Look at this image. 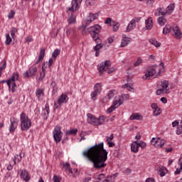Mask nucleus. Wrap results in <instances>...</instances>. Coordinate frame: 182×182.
Wrapping results in <instances>:
<instances>
[{
  "instance_id": "nucleus-1",
  "label": "nucleus",
  "mask_w": 182,
  "mask_h": 182,
  "mask_svg": "<svg viewBox=\"0 0 182 182\" xmlns=\"http://www.w3.org/2000/svg\"><path fill=\"white\" fill-rule=\"evenodd\" d=\"M107 150L105 149V143L101 142L92 146V161L95 168H105L107 166Z\"/></svg>"
},
{
  "instance_id": "nucleus-2",
  "label": "nucleus",
  "mask_w": 182,
  "mask_h": 182,
  "mask_svg": "<svg viewBox=\"0 0 182 182\" xmlns=\"http://www.w3.org/2000/svg\"><path fill=\"white\" fill-rule=\"evenodd\" d=\"M166 70V67L164 63H161L159 65H153L149 66L146 70L144 72V75L142 76L143 80H150L151 77L156 79L159 76L161 75V73H164Z\"/></svg>"
},
{
  "instance_id": "nucleus-3",
  "label": "nucleus",
  "mask_w": 182,
  "mask_h": 182,
  "mask_svg": "<svg viewBox=\"0 0 182 182\" xmlns=\"http://www.w3.org/2000/svg\"><path fill=\"white\" fill-rule=\"evenodd\" d=\"M171 89H173V87L170 86V82H168V80H162L157 85L156 95L157 96H161V95H170Z\"/></svg>"
},
{
  "instance_id": "nucleus-4",
  "label": "nucleus",
  "mask_w": 182,
  "mask_h": 182,
  "mask_svg": "<svg viewBox=\"0 0 182 182\" xmlns=\"http://www.w3.org/2000/svg\"><path fill=\"white\" fill-rule=\"evenodd\" d=\"M20 122H21V130L22 132H28L32 126V119L25 114L22 112L20 114Z\"/></svg>"
},
{
  "instance_id": "nucleus-5",
  "label": "nucleus",
  "mask_w": 182,
  "mask_h": 182,
  "mask_svg": "<svg viewBox=\"0 0 182 182\" xmlns=\"http://www.w3.org/2000/svg\"><path fill=\"white\" fill-rule=\"evenodd\" d=\"M92 16L90 15L84 20L82 26L79 27L82 31V35H92Z\"/></svg>"
},
{
  "instance_id": "nucleus-6",
  "label": "nucleus",
  "mask_w": 182,
  "mask_h": 182,
  "mask_svg": "<svg viewBox=\"0 0 182 182\" xmlns=\"http://www.w3.org/2000/svg\"><path fill=\"white\" fill-rule=\"evenodd\" d=\"M18 79H19V73H13L11 77L6 81L7 85L9 86L10 90H11L12 93L16 92V89L18 87L16 86V83L15 82H16Z\"/></svg>"
},
{
  "instance_id": "nucleus-7",
  "label": "nucleus",
  "mask_w": 182,
  "mask_h": 182,
  "mask_svg": "<svg viewBox=\"0 0 182 182\" xmlns=\"http://www.w3.org/2000/svg\"><path fill=\"white\" fill-rule=\"evenodd\" d=\"M130 99V95L129 94H124L122 95H117L114 97L112 105H115L117 107H120L124 100Z\"/></svg>"
},
{
  "instance_id": "nucleus-8",
  "label": "nucleus",
  "mask_w": 182,
  "mask_h": 182,
  "mask_svg": "<svg viewBox=\"0 0 182 182\" xmlns=\"http://www.w3.org/2000/svg\"><path fill=\"white\" fill-rule=\"evenodd\" d=\"M166 141L161 137H153L151 140V146H154L155 149H163Z\"/></svg>"
},
{
  "instance_id": "nucleus-9",
  "label": "nucleus",
  "mask_w": 182,
  "mask_h": 182,
  "mask_svg": "<svg viewBox=\"0 0 182 182\" xmlns=\"http://www.w3.org/2000/svg\"><path fill=\"white\" fill-rule=\"evenodd\" d=\"M146 149L147 147V144L143 141H134L131 144V151L133 153H139V148Z\"/></svg>"
},
{
  "instance_id": "nucleus-10",
  "label": "nucleus",
  "mask_w": 182,
  "mask_h": 182,
  "mask_svg": "<svg viewBox=\"0 0 182 182\" xmlns=\"http://www.w3.org/2000/svg\"><path fill=\"white\" fill-rule=\"evenodd\" d=\"M69 102V97L66 94H61L58 97L57 102H54V107L55 109H59L60 106L65 105Z\"/></svg>"
},
{
  "instance_id": "nucleus-11",
  "label": "nucleus",
  "mask_w": 182,
  "mask_h": 182,
  "mask_svg": "<svg viewBox=\"0 0 182 182\" xmlns=\"http://www.w3.org/2000/svg\"><path fill=\"white\" fill-rule=\"evenodd\" d=\"M141 21V17H134L132 18L127 26L126 32H132L134 29H136V26H137V23Z\"/></svg>"
},
{
  "instance_id": "nucleus-12",
  "label": "nucleus",
  "mask_w": 182,
  "mask_h": 182,
  "mask_svg": "<svg viewBox=\"0 0 182 182\" xmlns=\"http://www.w3.org/2000/svg\"><path fill=\"white\" fill-rule=\"evenodd\" d=\"M154 26V20H153V17H148L144 20V26L142 28L143 32H146L147 31H151Z\"/></svg>"
},
{
  "instance_id": "nucleus-13",
  "label": "nucleus",
  "mask_w": 182,
  "mask_h": 182,
  "mask_svg": "<svg viewBox=\"0 0 182 182\" xmlns=\"http://www.w3.org/2000/svg\"><path fill=\"white\" fill-rule=\"evenodd\" d=\"M53 134L55 143H60V140H62V137H63V133L60 131V127L58 126L55 127L53 132Z\"/></svg>"
},
{
  "instance_id": "nucleus-14",
  "label": "nucleus",
  "mask_w": 182,
  "mask_h": 182,
  "mask_svg": "<svg viewBox=\"0 0 182 182\" xmlns=\"http://www.w3.org/2000/svg\"><path fill=\"white\" fill-rule=\"evenodd\" d=\"M100 93H102V85L100 83H96L94 85L93 91L92 92V100H96V97H97Z\"/></svg>"
},
{
  "instance_id": "nucleus-15",
  "label": "nucleus",
  "mask_w": 182,
  "mask_h": 182,
  "mask_svg": "<svg viewBox=\"0 0 182 182\" xmlns=\"http://www.w3.org/2000/svg\"><path fill=\"white\" fill-rule=\"evenodd\" d=\"M102 31V26L99 24H95L92 26V38L93 40L97 39L99 37V33Z\"/></svg>"
},
{
  "instance_id": "nucleus-16",
  "label": "nucleus",
  "mask_w": 182,
  "mask_h": 182,
  "mask_svg": "<svg viewBox=\"0 0 182 182\" xmlns=\"http://www.w3.org/2000/svg\"><path fill=\"white\" fill-rule=\"evenodd\" d=\"M151 109H152V114L154 117L160 116L163 110L159 107V104L154 102L151 104Z\"/></svg>"
},
{
  "instance_id": "nucleus-17",
  "label": "nucleus",
  "mask_w": 182,
  "mask_h": 182,
  "mask_svg": "<svg viewBox=\"0 0 182 182\" xmlns=\"http://www.w3.org/2000/svg\"><path fill=\"white\" fill-rule=\"evenodd\" d=\"M105 122H106L105 116H100L99 118H96L95 117H92V124L94 126H102L104 124Z\"/></svg>"
},
{
  "instance_id": "nucleus-18",
  "label": "nucleus",
  "mask_w": 182,
  "mask_h": 182,
  "mask_svg": "<svg viewBox=\"0 0 182 182\" xmlns=\"http://www.w3.org/2000/svg\"><path fill=\"white\" fill-rule=\"evenodd\" d=\"M94 42H95V56H99L100 55V49L103 48V44H102V39L100 38H95Z\"/></svg>"
},
{
  "instance_id": "nucleus-19",
  "label": "nucleus",
  "mask_w": 182,
  "mask_h": 182,
  "mask_svg": "<svg viewBox=\"0 0 182 182\" xmlns=\"http://www.w3.org/2000/svg\"><path fill=\"white\" fill-rule=\"evenodd\" d=\"M110 66H112V63L110 62V60H105L104 62H102L98 65V70L102 73V72L107 70V69H109Z\"/></svg>"
},
{
  "instance_id": "nucleus-20",
  "label": "nucleus",
  "mask_w": 182,
  "mask_h": 182,
  "mask_svg": "<svg viewBox=\"0 0 182 182\" xmlns=\"http://www.w3.org/2000/svg\"><path fill=\"white\" fill-rule=\"evenodd\" d=\"M130 43H132V38L127 36L126 34H123L119 48H126V46H129Z\"/></svg>"
},
{
  "instance_id": "nucleus-21",
  "label": "nucleus",
  "mask_w": 182,
  "mask_h": 182,
  "mask_svg": "<svg viewBox=\"0 0 182 182\" xmlns=\"http://www.w3.org/2000/svg\"><path fill=\"white\" fill-rule=\"evenodd\" d=\"M82 0H72L71 7L68 9V11L71 12H76L80 8V4H82Z\"/></svg>"
},
{
  "instance_id": "nucleus-22",
  "label": "nucleus",
  "mask_w": 182,
  "mask_h": 182,
  "mask_svg": "<svg viewBox=\"0 0 182 182\" xmlns=\"http://www.w3.org/2000/svg\"><path fill=\"white\" fill-rule=\"evenodd\" d=\"M36 72H38V68L33 65L28 69V70L23 74V77H31V76H33Z\"/></svg>"
},
{
  "instance_id": "nucleus-23",
  "label": "nucleus",
  "mask_w": 182,
  "mask_h": 182,
  "mask_svg": "<svg viewBox=\"0 0 182 182\" xmlns=\"http://www.w3.org/2000/svg\"><path fill=\"white\" fill-rule=\"evenodd\" d=\"M130 82L131 80H128L127 83L122 85V88L127 89V90H128V92H131V93H134V92H136V89L134 88V86H133V83Z\"/></svg>"
},
{
  "instance_id": "nucleus-24",
  "label": "nucleus",
  "mask_w": 182,
  "mask_h": 182,
  "mask_svg": "<svg viewBox=\"0 0 182 182\" xmlns=\"http://www.w3.org/2000/svg\"><path fill=\"white\" fill-rule=\"evenodd\" d=\"M18 127V122L16 121L15 118L10 119V125L9 127V131L10 133H14Z\"/></svg>"
},
{
  "instance_id": "nucleus-25",
  "label": "nucleus",
  "mask_w": 182,
  "mask_h": 182,
  "mask_svg": "<svg viewBox=\"0 0 182 182\" xmlns=\"http://www.w3.org/2000/svg\"><path fill=\"white\" fill-rule=\"evenodd\" d=\"M173 31V36H174L176 39H181L182 38V32L181 30H180V28L178 26H175L172 28Z\"/></svg>"
},
{
  "instance_id": "nucleus-26",
  "label": "nucleus",
  "mask_w": 182,
  "mask_h": 182,
  "mask_svg": "<svg viewBox=\"0 0 182 182\" xmlns=\"http://www.w3.org/2000/svg\"><path fill=\"white\" fill-rule=\"evenodd\" d=\"M82 156L88 161H92V146L82 151Z\"/></svg>"
},
{
  "instance_id": "nucleus-27",
  "label": "nucleus",
  "mask_w": 182,
  "mask_h": 182,
  "mask_svg": "<svg viewBox=\"0 0 182 182\" xmlns=\"http://www.w3.org/2000/svg\"><path fill=\"white\" fill-rule=\"evenodd\" d=\"M20 177L24 181H29L31 180V176H29V172L26 169H23L20 172Z\"/></svg>"
},
{
  "instance_id": "nucleus-28",
  "label": "nucleus",
  "mask_w": 182,
  "mask_h": 182,
  "mask_svg": "<svg viewBox=\"0 0 182 182\" xmlns=\"http://www.w3.org/2000/svg\"><path fill=\"white\" fill-rule=\"evenodd\" d=\"M154 15L155 16H160V15H162V16H166V15H167L166 9H164L163 6H159L156 9Z\"/></svg>"
},
{
  "instance_id": "nucleus-29",
  "label": "nucleus",
  "mask_w": 182,
  "mask_h": 182,
  "mask_svg": "<svg viewBox=\"0 0 182 182\" xmlns=\"http://www.w3.org/2000/svg\"><path fill=\"white\" fill-rule=\"evenodd\" d=\"M23 157H25V153L23 152H21L19 154L15 155L13 163L11 162V164H16L17 163H21Z\"/></svg>"
},
{
  "instance_id": "nucleus-30",
  "label": "nucleus",
  "mask_w": 182,
  "mask_h": 182,
  "mask_svg": "<svg viewBox=\"0 0 182 182\" xmlns=\"http://www.w3.org/2000/svg\"><path fill=\"white\" fill-rule=\"evenodd\" d=\"M165 9L166 11V15H171V14H173L176 9V4L171 3Z\"/></svg>"
},
{
  "instance_id": "nucleus-31",
  "label": "nucleus",
  "mask_w": 182,
  "mask_h": 182,
  "mask_svg": "<svg viewBox=\"0 0 182 182\" xmlns=\"http://www.w3.org/2000/svg\"><path fill=\"white\" fill-rule=\"evenodd\" d=\"M130 120H143V115L139 113H134L130 116Z\"/></svg>"
},
{
  "instance_id": "nucleus-32",
  "label": "nucleus",
  "mask_w": 182,
  "mask_h": 182,
  "mask_svg": "<svg viewBox=\"0 0 182 182\" xmlns=\"http://www.w3.org/2000/svg\"><path fill=\"white\" fill-rule=\"evenodd\" d=\"M167 173H168L167 168L164 166H161L159 168V173L161 177H164Z\"/></svg>"
},
{
  "instance_id": "nucleus-33",
  "label": "nucleus",
  "mask_w": 182,
  "mask_h": 182,
  "mask_svg": "<svg viewBox=\"0 0 182 182\" xmlns=\"http://www.w3.org/2000/svg\"><path fill=\"white\" fill-rule=\"evenodd\" d=\"M157 22L160 25V26H164V25L167 23V19L164 16H160L158 18Z\"/></svg>"
},
{
  "instance_id": "nucleus-34",
  "label": "nucleus",
  "mask_w": 182,
  "mask_h": 182,
  "mask_svg": "<svg viewBox=\"0 0 182 182\" xmlns=\"http://www.w3.org/2000/svg\"><path fill=\"white\" fill-rule=\"evenodd\" d=\"M43 58H45V49H41L38 55V58L36 62V65H38L39 62H41V60H43Z\"/></svg>"
},
{
  "instance_id": "nucleus-35",
  "label": "nucleus",
  "mask_w": 182,
  "mask_h": 182,
  "mask_svg": "<svg viewBox=\"0 0 182 182\" xmlns=\"http://www.w3.org/2000/svg\"><path fill=\"white\" fill-rule=\"evenodd\" d=\"M178 165L180 168H176V170L175 171L176 174H180V173H181L182 171V154L181 155V157L178 160Z\"/></svg>"
},
{
  "instance_id": "nucleus-36",
  "label": "nucleus",
  "mask_w": 182,
  "mask_h": 182,
  "mask_svg": "<svg viewBox=\"0 0 182 182\" xmlns=\"http://www.w3.org/2000/svg\"><path fill=\"white\" fill-rule=\"evenodd\" d=\"M149 43H151V45H153V46H155L156 48H160V46H161V43L159 42L154 38L150 39Z\"/></svg>"
},
{
  "instance_id": "nucleus-37",
  "label": "nucleus",
  "mask_w": 182,
  "mask_h": 182,
  "mask_svg": "<svg viewBox=\"0 0 182 182\" xmlns=\"http://www.w3.org/2000/svg\"><path fill=\"white\" fill-rule=\"evenodd\" d=\"M171 31H173V28H171V26L167 24L163 28V34L167 35V33H170V32H171Z\"/></svg>"
},
{
  "instance_id": "nucleus-38",
  "label": "nucleus",
  "mask_w": 182,
  "mask_h": 182,
  "mask_svg": "<svg viewBox=\"0 0 182 182\" xmlns=\"http://www.w3.org/2000/svg\"><path fill=\"white\" fill-rule=\"evenodd\" d=\"M49 112H50L49 109V104L46 103L45 108L43 109V114H45L46 119H48V116H49Z\"/></svg>"
},
{
  "instance_id": "nucleus-39",
  "label": "nucleus",
  "mask_w": 182,
  "mask_h": 182,
  "mask_svg": "<svg viewBox=\"0 0 182 182\" xmlns=\"http://www.w3.org/2000/svg\"><path fill=\"white\" fill-rule=\"evenodd\" d=\"M77 133V129H72L65 131L66 136H76V134Z\"/></svg>"
},
{
  "instance_id": "nucleus-40",
  "label": "nucleus",
  "mask_w": 182,
  "mask_h": 182,
  "mask_svg": "<svg viewBox=\"0 0 182 182\" xmlns=\"http://www.w3.org/2000/svg\"><path fill=\"white\" fill-rule=\"evenodd\" d=\"M46 63L43 64L42 66V72L40 73V77H39V80H43V79L45 78L46 76V70L45 69H46V67H45Z\"/></svg>"
},
{
  "instance_id": "nucleus-41",
  "label": "nucleus",
  "mask_w": 182,
  "mask_h": 182,
  "mask_svg": "<svg viewBox=\"0 0 182 182\" xmlns=\"http://www.w3.org/2000/svg\"><path fill=\"white\" fill-rule=\"evenodd\" d=\"M64 168H65L66 171H68L69 174H73V170L70 168V164L66 162L63 164Z\"/></svg>"
},
{
  "instance_id": "nucleus-42",
  "label": "nucleus",
  "mask_w": 182,
  "mask_h": 182,
  "mask_svg": "<svg viewBox=\"0 0 182 182\" xmlns=\"http://www.w3.org/2000/svg\"><path fill=\"white\" fill-rule=\"evenodd\" d=\"M114 95H116V90H112L109 91L108 94L107 95V100H112V99L114 97Z\"/></svg>"
},
{
  "instance_id": "nucleus-43",
  "label": "nucleus",
  "mask_w": 182,
  "mask_h": 182,
  "mask_svg": "<svg viewBox=\"0 0 182 182\" xmlns=\"http://www.w3.org/2000/svg\"><path fill=\"white\" fill-rule=\"evenodd\" d=\"M68 22L70 25L75 23V22H76V16H75V14H71L68 19Z\"/></svg>"
},
{
  "instance_id": "nucleus-44",
  "label": "nucleus",
  "mask_w": 182,
  "mask_h": 182,
  "mask_svg": "<svg viewBox=\"0 0 182 182\" xmlns=\"http://www.w3.org/2000/svg\"><path fill=\"white\" fill-rule=\"evenodd\" d=\"M115 21L112 18H107L105 21V25L107 26H112Z\"/></svg>"
},
{
  "instance_id": "nucleus-45",
  "label": "nucleus",
  "mask_w": 182,
  "mask_h": 182,
  "mask_svg": "<svg viewBox=\"0 0 182 182\" xmlns=\"http://www.w3.org/2000/svg\"><path fill=\"white\" fill-rule=\"evenodd\" d=\"M44 93L43 90L37 89L36 91V95L37 96L38 100H41V97H43Z\"/></svg>"
},
{
  "instance_id": "nucleus-46",
  "label": "nucleus",
  "mask_w": 182,
  "mask_h": 182,
  "mask_svg": "<svg viewBox=\"0 0 182 182\" xmlns=\"http://www.w3.org/2000/svg\"><path fill=\"white\" fill-rule=\"evenodd\" d=\"M112 26L113 32H117L120 28V23H119L117 21H115Z\"/></svg>"
},
{
  "instance_id": "nucleus-47",
  "label": "nucleus",
  "mask_w": 182,
  "mask_h": 182,
  "mask_svg": "<svg viewBox=\"0 0 182 182\" xmlns=\"http://www.w3.org/2000/svg\"><path fill=\"white\" fill-rule=\"evenodd\" d=\"M117 109V107L116 105H114L113 104L107 109L106 113L107 114H109V113H113V112L115 111V109Z\"/></svg>"
},
{
  "instance_id": "nucleus-48",
  "label": "nucleus",
  "mask_w": 182,
  "mask_h": 182,
  "mask_svg": "<svg viewBox=\"0 0 182 182\" xmlns=\"http://www.w3.org/2000/svg\"><path fill=\"white\" fill-rule=\"evenodd\" d=\"M11 38H13L14 39H15V38H16V36H15L16 33H18V28H15V27H12L11 28Z\"/></svg>"
},
{
  "instance_id": "nucleus-49",
  "label": "nucleus",
  "mask_w": 182,
  "mask_h": 182,
  "mask_svg": "<svg viewBox=\"0 0 182 182\" xmlns=\"http://www.w3.org/2000/svg\"><path fill=\"white\" fill-rule=\"evenodd\" d=\"M59 53H60V50L55 49L53 53H52V58L54 59V60H56V58L59 55Z\"/></svg>"
},
{
  "instance_id": "nucleus-50",
  "label": "nucleus",
  "mask_w": 182,
  "mask_h": 182,
  "mask_svg": "<svg viewBox=\"0 0 182 182\" xmlns=\"http://www.w3.org/2000/svg\"><path fill=\"white\" fill-rule=\"evenodd\" d=\"M11 42H12V38H11V36L9 35V33H6V41H5L6 45H9L11 43Z\"/></svg>"
},
{
  "instance_id": "nucleus-51",
  "label": "nucleus",
  "mask_w": 182,
  "mask_h": 182,
  "mask_svg": "<svg viewBox=\"0 0 182 182\" xmlns=\"http://www.w3.org/2000/svg\"><path fill=\"white\" fill-rule=\"evenodd\" d=\"M87 134H90V132H82L80 134V141H82V140H85L86 138H85V136Z\"/></svg>"
},
{
  "instance_id": "nucleus-52",
  "label": "nucleus",
  "mask_w": 182,
  "mask_h": 182,
  "mask_svg": "<svg viewBox=\"0 0 182 182\" xmlns=\"http://www.w3.org/2000/svg\"><path fill=\"white\" fill-rule=\"evenodd\" d=\"M99 16H100V11L92 14V21H96V19L99 18Z\"/></svg>"
},
{
  "instance_id": "nucleus-53",
  "label": "nucleus",
  "mask_w": 182,
  "mask_h": 182,
  "mask_svg": "<svg viewBox=\"0 0 182 182\" xmlns=\"http://www.w3.org/2000/svg\"><path fill=\"white\" fill-rule=\"evenodd\" d=\"M143 64V59L141 58H138L136 61L134 63V66H140Z\"/></svg>"
},
{
  "instance_id": "nucleus-54",
  "label": "nucleus",
  "mask_w": 182,
  "mask_h": 182,
  "mask_svg": "<svg viewBox=\"0 0 182 182\" xmlns=\"http://www.w3.org/2000/svg\"><path fill=\"white\" fill-rule=\"evenodd\" d=\"M72 177H77L79 176V172L77 171V169H73V173H70Z\"/></svg>"
},
{
  "instance_id": "nucleus-55",
  "label": "nucleus",
  "mask_w": 182,
  "mask_h": 182,
  "mask_svg": "<svg viewBox=\"0 0 182 182\" xmlns=\"http://www.w3.org/2000/svg\"><path fill=\"white\" fill-rule=\"evenodd\" d=\"M25 41L26 42V43H31V42L33 41V38H32V36H28L25 38Z\"/></svg>"
},
{
  "instance_id": "nucleus-56",
  "label": "nucleus",
  "mask_w": 182,
  "mask_h": 182,
  "mask_svg": "<svg viewBox=\"0 0 182 182\" xmlns=\"http://www.w3.org/2000/svg\"><path fill=\"white\" fill-rule=\"evenodd\" d=\"M87 122L90 124H92V114L90 113L87 114Z\"/></svg>"
},
{
  "instance_id": "nucleus-57",
  "label": "nucleus",
  "mask_w": 182,
  "mask_h": 182,
  "mask_svg": "<svg viewBox=\"0 0 182 182\" xmlns=\"http://www.w3.org/2000/svg\"><path fill=\"white\" fill-rule=\"evenodd\" d=\"M107 42L110 45L114 42V36H110L107 38Z\"/></svg>"
},
{
  "instance_id": "nucleus-58",
  "label": "nucleus",
  "mask_w": 182,
  "mask_h": 182,
  "mask_svg": "<svg viewBox=\"0 0 182 182\" xmlns=\"http://www.w3.org/2000/svg\"><path fill=\"white\" fill-rule=\"evenodd\" d=\"M60 176H58L56 175H55L53 177V182H60Z\"/></svg>"
},
{
  "instance_id": "nucleus-59",
  "label": "nucleus",
  "mask_w": 182,
  "mask_h": 182,
  "mask_svg": "<svg viewBox=\"0 0 182 182\" xmlns=\"http://www.w3.org/2000/svg\"><path fill=\"white\" fill-rule=\"evenodd\" d=\"M176 133L178 134V136L182 134V128L181 126L176 128Z\"/></svg>"
},
{
  "instance_id": "nucleus-60",
  "label": "nucleus",
  "mask_w": 182,
  "mask_h": 182,
  "mask_svg": "<svg viewBox=\"0 0 182 182\" xmlns=\"http://www.w3.org/2000/svg\"><path fill=\"white\" fill-rule=\"evenodd\" d=\"M180 124V121L178 120H175L172 122V127H177Z\"/></svg>"
},
{
  "instance_id": "nucleus-61",
  "label": "nucleus",
  "mask_w": 182,
  "mask_h": 182,
  "mask_svg": "<svg viewBox=\"0 0 182 182\" xmlns=\"http://www.w3.org/2000/svg\"><path fill=\"white\" fill-rule=\"evenodd\" d=\"M56 60H55V58H51L49 59L48 65L49 67L52 66V65H53V62L55 61Z\"/></svg>"
},
{
  "instance_id": "nucleus-62",
  "label": "nucleus",
  "mask_w": 182,
  "mask_h": 182,
  "mask_svg": "<svg viewBox=\"0 0 182 182\" xmlns=\"http://www.w3.org/2000/svg\"><path fill=\"white\" fill-rule=\"evenodd\" d=\"M135 139H136V141H139V140L141 139V133L136 134Z\"/></svg>"
},
{
  "instance_id": "nucleus-63",
  "label": "nucleus",
  "mask_w": 182,
  "mask_h": 182,
  "mask_svg": "<svg viewBox=\"0 0 182 182\" xmlns=\"http://www.w3.org/2000/svg\"><path fill=\"white\" fill-rule=\"evenodd\" d=\"M58 33H59L58 30L54 31L51 35L52 38H56L58 36Z\"/></svg>"
},
{
  "instance_id": "nucleus-64",
  "label": "nucleus",
  "mask_w": 182,
  "mask_h": 182,
  "mask_svg": "<svg viewBox=\"0 0 182 182\" xmlns=\"http://www.w3.org/2000/svg\"><path fill=\"white\" fill-rule=\"evenodd\" d=\"M145 182H156V179L154 178H148L146 179Z\"/></svg>"
}]
</instances>
